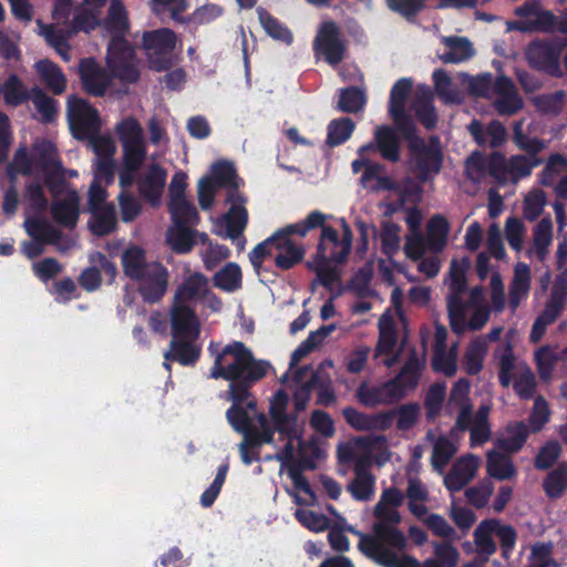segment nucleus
I'll return each mask as SVG.
<instances>
[{"mask_svg": "<svg viewBox=\"0 0 567 567\" xmlns=\"http://www.w3.org/2000/svg\"><path fill=\"white\" fill-rule=\"evenodd\" d=\"M424 363V353L413 352L395 380L380 386L361 384L357 391L358 400L367 406L390 404L400 400L404 395L405 390L416 383Z\"/></svg>", "mask_w": 567, "mask_h": 567, "instance_id": "9d476101", "label": "nucleus"}, {"mask_svg": "<svg viewBox=\"0 0 567 567\" xmlns=\"http://www.w3.org/2000/svg\"><path fill=\"white\" fill-rule=\"evenodd\" d=\"M41 81L55 94H61L66 87V79L56 64L41 60L34 64Z\"/></svg>", "mask_w": 567, "mask_h": 567, "instance_id": "37998d69", "label": "nucleus"}, {"mask_svg": "<svg viewBox=\"0 0 567 567\" xmlns=\"http://www.w3.org/2000/svg\"><path fill=\"white\" fill-rule=\"evenodd\" d=\"M54 219L65 226L74 227L79 217V196L75 192H69L56 200L52 207Z\"/></svg>", "mask_w": 567, "mask_h": 567, "instance_id": "4c0bfd02", "label": "nucleus"}, {"mask_svg": "<svg viewBox=\"0 0 567 567\" xmlns=\"http://www.w3.org/2000/svg\"><path fill=\"white\" fill-rule=\"evenodd\" d=\"M122 265L125 275L137 280L145 300L154 302L165 295L168 272L161 264L147 261L143 249L136 246L127 248L123 252Z\"/></svg>", "mask_w": 567, "mask_h": 567, "instance_id": "6e6552de", "label": "nucleus"}, {"mask_svg": "<svg viewBox=\"0 0 567 567\" xmlns=\"http://www.w3.org/2000/svg\"><path fill=\"white\" fill-rule=\"evenodd\" d=\"M495 355L499 362V382L507 388L513 379L519 374V367L527 365L515 360L509 344L501 346Z\"/></svg>", "mask_w": 567, "mask_h": 567, "instance_id": "a18cd8bd", "label": "nucleus"}, {"mask_svg": "<svg viewBox=\"0 0 567 567\" xmlns=\"http://www.w3.org/2000/svg\"><path fill=\"white\" fill-rule=\"evenodd\" d=\"M115 133L122 146L120 184L127 187L135 181V174L147 157L146 142L141 123L133 116L122 118L115 125Z\"/></svg>", "mask_w": 567, "mask_h": 567, "instance_id": "1a4fd4ad", "label": "nucleus"}, {"mask_svg": "<svg viewBox=\"0 0 567 567\" xmlns=\"http://www.w3.org/2000/svg\"><path fill=\"white\" fill-rule=\"evenodd\" d=\"M560 51L561 45L557 43L535 41L526 48L525 55L534 68L556 73L559 71L558 60Z\"/></svg>", "mask_w": 567, "mask_h": 567, "instance_id": "bb28decb", "label": "nucleus"}, {"mask_svg": "<svg viewBox=\"0 0 567 567\" xmlns=\"http://www.w3.org/2000/svg\"><path fill=\"white\" fill-rule=\"evenodd\" d=\"M176 44L175 34L168 29L144 34V47L152 69L166 70L172 62V52Z\"/></svg>", "mask_w": 567, "mask_h": 567, "instance_id": "6ab92c4d", "label": "nucleus"}, {"mask_svg": "<svg viewBox=\"0 0 567 567\" xmlns=\"http://www.w3.org/2000/svg\"><path fill=\"white\" fill-rule=\"evenodd\" d=\"M28 176L25 199L29 209L42 210L47 206L44 188L39 181L52 185L61 178V166L54 145L49 141H42L34 145L31 158L25 150L17 151L13 162L8 167V175L13 182L18 175Z\"/></svg>", "mask_w": 567, "mask_h": 567, "instance_id": "20e7f679", "label": "nucleus"}, {"mask_svg": "<svg viewBox=\"0 0 567 567\" xmlns=\"http://www.w3.org/2000/svg\"><path fill=\"white\" fill-rule=\"evenodd\" d=\"M163 154L164 151L152 154L151 162L144 167L138 178L140 192L153 206L159 205L166 184L167 172L158 162Z\"/></svg>", "mask_w": 567, "mask_h": 567, "instance_id": "4be33fe9", "label": "nucleus"}, {"mask_svg": "<svg viewBox=\"0 0 567 567\" xmlns=\"http://www.w3.org/2000/svg\"><path fill=\"white\" fill-rule=\"evenodd\" d=\"M288 476L293 484V488L289 491V493L295 498L296 503L300 505L313 504L316 497L306 478L293 467L288 468Z\"/></svg>", "mask_w": 567, "mask_h": 567, "instance_id": "4d7b16f0", "label": "nucleus"}, {"mask_svg": "<svg viewBox=\"0 0 567 567\" xmlns=\"http://www.w3.org/2000/svg\"><path fill=\"white\" fill-rule=\"evenodd\" d=\"M403 498V493L396 487L382 492L374 507L377 522L371 535L348 527V530L359 537V549L382 567H420V561L405 553V535L394 526L401 522L398 508Z\"/></svg>", "mask_w": 567, "mask_h": 567, "instance_id": "f03ea898", "label": "nucleus"}, {"mask_svg": "<svg viewBox=\"0 0 567 567\" xmlns=\"http://www.w3.org/2000/svg\"><path fill=\"white\" fill-rule=\"evenodd\" d=\"M347 422L358 431L385 430L393 420L392 413L364 414L352 408L343 410Z\"/></svg>", "mask_w": 567, "mask_h": 567, "instance_id": "2f4dec72", "label": "nucleus"}, {"mask_svg": "<svg viewBox=\"0 0 567 567\" xmlns=\"http://www.w3.org/2000/svg\"><path fill=\"white\" fill-rule=\"evenodd\" d=\"M468 392L470 382L465 379H460L451 391L446 410L450 414L456 415V423L452 429V435L470 430L471 446L474 447L483 445L491 437V427L488 424L491 408L488 405H482L472 419V404L468 400Z\"/></svg>", "mask_w": 567, "mask_h": 567, "instance_id": "0eeeda50", "label": "nucleus"}, {"mask_svg": "<svg viewBox=\"0 0 567 567\" xmlns=\"http://www.w3.org/2000/svg\"><path fill=\"white\" fill-rule=\"evenodd\" d=\"M296 517L306 528L315 533L330 527H341L343 524V517L339 514H336V519L331 520L326 515L310 509H298Z\"/></svg>", "mask_w": 567, "mask_h": 567, "instance_id": "c03bdc74", "label": "nucleus"}, {"mask_svg": "<svg viewBox=\"0 0 567 567\" xmlns=\"http://www.w3.org/2000/svg\"><path fill=\"white\" fill-rule=\"evenodd\" d=\"M492 171L497 177L512 178L517 181L530 174L534 166L537 165L533 155L513 156L509 161L501 154H494L492 157Z\"/></svg>", "mask_w": 567, "mask_h": 567, "instance_id": "a878e982", "label": "nucleus"}, {"mask_svg": "<svg viewBox=\"0 0 567 567\" xmlns=\"http://www.w3.org/2000/svg\"><path fill=\"white\" fill-rule=\"evenodd\" d=\"M79 73L85 91L92 95L121 92L113 86L111 74L109 75L93 59L82 60Z\"/></svg>", "mask_w": 567, "mask_h": 567, "instance_id": "b1692460", "label": "nucleus"}, {"mask_svg": "<svg viewBox=\"0 0 567 567\" xmlns=\"http://www.w3.org/2000/svg\"><path fill=\"white\" fill-rule=\"evenodd\" d=\"M551 240L553 223L549 218H544L534 228L533 246L527 251L528 257L544 261L548 256Z\"/></svg>", "mask_w": 567, "mask_h": 567, "instance_id": "c9c22d12", "label": "nucleus"}, {"mask_svg": "<svg viewBox=\"0 0 567 567\" xmlns=\"http://www.w3.org/2000/svg\"><path fill=\"white\" fill-rule=\"evenodd\" d=\"M249 358L250 350L241 342L234 341L216 353L210 377L214 379L223 378L234 384V381L241 379L244 375Z\"/></svg>", "mask_w": 567, "mask_h": 567, "instance_id": "4468645a", "label": "nucleus"}, {"mask_svg": "<svg viewBox=\"0 0 567 567\" xmlns=\"http://www.w3.org/2000/svg\"><path fill=\"white\" fill-rule=\"evenodd\" d=\"M0 95L6 104L17 106L28 100L29 93L22 81L17 75H10L0 84Z\"/></svg>", "mask_w": 567, "mask_h": 567, "instance_id": "603ef678", "label": "nucleus"}, {"mask_svg": "<svg viewBox=\"0 0 567 567\" xmlns=\"http://www.w3.org/2000/svg\"><path fill=\"white\" fill-rule=\"evenodd\" d=\"M105 187L91 184L89 190L90 209L92 213L89 221L90 229L99 236L111 233L116 224L113 206L105 203Z\"/></svg>", "mask_w": 567, "mask_h": 567, "instance_id": "aec40b11", "label": "nucleus"}, {"mask_svg": "<svg viewBox=\"0 0 567 567\" xmlns=\"http://www.w3.org/2000/svg\"><path fill=\"white\" fill-rule=\"evenodd\" d=\"M411 89L412 82L406 78L400 79L393 85L390 93L389 112L402 135L410 141L413 148L417 150L423 143L414 135L413 124L405 114V100Z\"/></svg>", "mask_w": 567, "mask_h": 567, "instance_id": "a211bd4d", "label": "nucleus"}, {"mask_svg": "<svg viewBox=\"0 0 567 567\" xmlns=\"http://www.w3.org/2000/svg\"><path fill=\"white\" fill-rule=\"evenodd\" d=\"M186 225L173 223V226L167 230V243L178 252L188 251L194 244L193 233Z\"/></svg>", "mask_w": 567, "mask_h": 567, "instance_id": "13d9d810", "label": "nucleus"}, {"mask_svg": "<svg viewBox=\"0 0 567 567\" xmlns=\"http://www.w3.org/2000/svg\"><path fill=\"white\" fill-rule=\"evenodd\" d=\"M530 269L524 262H518L514 268V277L509 289V305L516 309L520 301L524 300L530 289Z\"/></svg>", "mask_w": 567, "mask_h": 567, "instance_id": "58836bf2", "label": "nucleus"}, {"mask_svg": "<svg viewBox=\"0 0 567 567\" xmlns=\"http://www.w3.org/2000/svg\"><path fill=\"white\" fill-rule=\"evenodd\" d=\"M349 491L357 501H368L375 492V478L362 468H357L355 477L349 485Z\"/></svg>", "mask_w": 567, "mask_h": 567, "instance_id": "5fc2aeb1", "label": "nucleus"}, {"mask_svg": "<svg viewBox=\"0 0 567 567\" xmlns=\"http://www.w3.org/2000/svg\"><path fill=\"white\" fill-rule=\"evenodd\" d=\"M208 290L209 281L199 272L189 274L178 286L171 313V347L164 354L166 369H169V360L187 365L199 357L200 349L195 341L199 337L200 324L190 306L203 301Z\"/></svg>", "mask_w": 567, "mask_h": 567, "instance_id": "7ed1b4c3", "label": "nucleus"}, {"mask_svg": "<svg viewBox=\"0 0 567 567\" xmlns=\"http://www.w3.org/2000/svg\"><path fill=\"white\" fill-rule=\"evenodd\" d=\"M412 107L419 116L420 121L431 128L436 123V114L432 106L431 91L425 85L416 86L413 95Z\"/></svg>", "mask_w": 567, "mask_h": 567, "instance_id": "ea45409f", "label": "nucleus"}, {"mask_svg": "<svg viewBox=\"0 0 567 567\" xmlns=\"http://www.w3.org/2000/svg\"><path fill=\"white\" fill-rule=\"evenodd\" d=\"M449 224L442 216H434L427 224V245L431 251L439 252L446 245Z\"/></svg>", "mask_w": 567, "mask_h": 567, "instance_id": "09e8293b", "label": "nucleus"}, {"mask_svg": "<svg viewBox=\"0 0 567 567\" xmlns=\"http://www.w3.org/2000/svg\"><path fill=\"white\" fill-rule=\"evenodd\" d=\"M481 463V458L473 454H466L456 460L450 472L444 476L446 488L452 492L462 489L475 477Z\"/></svg>", "mask_w": 567, "mask_h": 567, "instance_id": "cd10ccee", "label": "nucleus"}, {"mask_svg": "<svg viewBox=\"0 0 567 567\" xmlns=\"http://www.w3.org/2000/svg\"><path fill=\"white\" fill-rule=\"evenodd\" d=\"M401 315L398 310L388 309L379 320V342L375 357L384 365L392 367L398 362L401 346L399 343L398 324Z\"/></svg>", "mask_w": 567, "mask_h": 567, "instance_id": "dca6fc26", "label": "nucleus"}, {"mask_svg": "<svg viewBox=\"0 0 567 567\" xmlns=\"http://www.w3.org/2000/svg\"><path fill=\"white\" fill-rule=\"evenodd\" d=\"M89 146L94 154L93 182L103 187L113 182L116 169V144L110 135L91 133L86 136Z\"/></svg>", "mask_w": 567, "mask_h": 567, "instance_id": "ddd939ff", "label": "nucleus"}, {"mask_svg": "<svg viewBox=\"0 0 567 567\" xmlns=\"http://www.w3.org/2000/svg\"><path fill=\"white\" fill-rule=\"evenodd\" d=\"M486 471L488 475L499 481L509 480L516 474L512 460L496 451L488 452Z\"/></svg>", "mask_w": 567, "mask_h": 567, "instance_id": "49530a36", "label": "nucleus"}, {"mask_svg": "<svg viewBox=\"0 0 567 567\" xmlns=\"http://www.w3.org/2000/svg\"><path fill=\"white\" fill-rule=\"evenodd\" d=\"M324 215L319 212L310 213L303 220L290 224L275 233L277 238H290L296 235L305 237L311 229L322 226Z\"/></svg>", "mask_w": 567, "mask_h": 567, "instance_id": "de8ad7c7", "label": "nucleus"}, {"mask_svg": "<svg viewBox=\"0 0 567 567\" xmlns=\"http://www.w3.org/2000/svg\"><path fill=\"white\" fill-rule=\"evenodd\" d=\"M229 395L233 406L227 411L226 416L233 429L246 436V434H260L259 417L256 403L249 399L246 386L229 384Z\"/></svg>", "mask_w": 567, "mask_h": 567, "instance_id": "9b49d317", "label": "nucleus"}, {"mask_svg": "<svg viewBox=\"0 0 567 567\" xmlns=\"http://www.w3.org/2000/svg\"><path fill=\"white\" fill-rule=\"evenodd\" d=\"M442 42L445 51L440 55V59L445 63H461L474 54L472 43L466 38L445 37L442 38Z\"/></svg>", "mask_w": 567, "mask_h": 567, "instance_id": "e433bc0d", "label": "nucleus"}, {"mask_svg": "<svg viewBox=\"0 0 567 567\" xmlns=\"http://www.w3.org/2000/svg\"><path fill=\"white\" fill-rule=\"evenodd\" d=\"M495 526V519H488L482 522L474 532V540L477 551L482 555H491L496 550L495 538L496 535L493 532Z\"/></svg>", "mask_w": 567, "mask_h": 567, "instance_id": "864d4df0", "label": "nucleus"}, {"mask_svg": "<svg viewBox=\"0 0 567 567\" xmlns=\"http://www.w3.org/2000/svg\"><path fill=\"white\" fill-rule=\"evenodd\" d=\"M470 132L480 145L496 147L506 138V130L499 122H492L486 128L474 121L470 125Z\"/></svg>", "mask_w": 567, "mask_h": 567, "instance_id": "a19ab883", "label": "nucleus"}, {"mask_svg": "<svg viewBox=\"0 0 567 567\" xmlns=\"http://www.w3.org/2000/svg\"><path fill=\"white\" fill-rule=\"evenodd\" d=\"M259 21L265 31L274 39L280 40L287 44L292 42L291 32L281 25L275 18L262 9H258Z\"/></svg>", "mask_w": 567, "mask_h": 567, "instance_id": "338daca9", "label": "nucleus"}, {"mask_svg": "<svg viewBox=\"0 0 567 567\" xmlns=\"http://www.w3.org/2000/svg\"><path fill=\"white\" fill-rule=\"evenodd\" d=\"M493 90L495 93V106L501 114L512 115L522 109L523 101L507 78H498Z\"/></svg>", "mask_w": 567, "mask_h": 567, "instance_id": "7c9ffc66", "label": "nucleus"}, {"mask_svg": "<svg viewBox=\"0 0 567 567\" xmlns=\"http://www.w3.org/2000/svg\"><path fill=\"white\" fill-rule=\"evenodd\" d=\"M275 264L278 268L289 269L303 257V250L290 238H277L275 244Z\"/></svg>", "mask_w": 567, "mask_h": 567, "instance_id": "79ce46f5", "label": "nucleus"}, {"mask_svg": "<svg viewBox=\"0 0 567 567\" xmlns=\"http://www.w3.org/2000/svg\"><path fill=\"white\" fill-rule=\"evenodd\" d=\"M328 369H332V362L329 360L320 364L317 374L311 369H302L300 371L290 369L282 377L281 382L293 392L296 410L301 411L306 408L315 382H320L322 385L323 383H330V375L327 373Z\"/></svg>", "mask_w": 567, "mask_h": 567, "instance_id": "2eb2a0df", "label": "nucleus"}, {"mask_svg": "<svg viewBox=\"0 0 567 567\" xmlns=\"http://www.w3.org/2000/svg\"><path fill=\"white\" fill-rule=\"evenodd\" d=\"M241 269L235 262H228L214 275V284L217 288L233 292L241 286Z\"/></svg>", "mask_w": 567, "mask_h": 567, "instance_id": "8fccbe9b", "label": "nucleus"}, {"mask_svg": "<svg viewBox=\"0 0 567 567\" xmlns=\"http://www.w3.org/2000/svg\"><path fill=\"white\" fill-rule=\"evenodd\" d=\"M517 21L507 22V30H550L555 25V17L551 12L544 10L539 2L532 1L515 9Z\"/></svg>", "mask_w": 567, "mask_h": 567, "instance_id": "5701e85b", "label": "nucleus"}, {"mask_svg": "<svg viewBox=\"0 0 567 567\" xmlns=\"http://www.w3.org/2000/svg\"><path fill=\"white\" fill-rule=\"evenodd\" d=\"M365 102V94L362 90L349 87L340 91L338 107L342 112L354 113L361 111Z\"/></svg>", "mask_w": 567, "mask_h": 567, "instance_id": "69168bd1", "label": "nucleus"}, {"mask_svg": "<svg viewBox=\"0 0 567 567\" xmlns=\"http://www.w3.org/2000/svg\"><path fill=\"white\" fill-rule=\"evenodd\" d=\"M374 137L383 157L395 161L399 156V141L394 131L388 126H381L375 130Z\"/></svg>", "mask_w": 567, "mask_h": 567, "instance_id": "bf43d9fd", "label": "nucleus"}, {"mask_svg": "<svg viewBox=\"0 0 567 567\" xmlns=\"http://www.w3.org/2000/svg\"><path fill=\"white\" fill-rule=\"evenodd\" d=\"M339 224L342 229L341 238L336 229L322 225L321 240L316 260L341 262L348 256L352 245V231L343 218L339 219Z\"/></svg>", "mask_w": 567, "mask_h": 567, "instance_id": "f3484780", "label": "nucleus"}, {"mask_svg": "<svg viewBox=\"0 0 567 567\" xmlns=\"http://www.w3.org/2000/svg\"><path fill=\"white\" fill-rule=\"evenodd\" d=\"M106 0H82L81 6L75 10L73 27L75 31L90 32L101 22V10Z\"/></svg>", "mask_w": 567, "mask_h": 567, "instance_id": "473e14b6", "label": "nucleus"}, {"mask_svg": "<svg viewBox=\"0 0 567 567\" xmlns=\"http://www.w3.org/2000/svg\"><path fill=\"white\" fill-rule=\"evenodd\" d=\"M37 25L38 33L44 38L47 43L51 45L64 61H70L71 55L68 41L75 30L64 31L54 25L44 24L41 20L37 21Z\"/></svg>", "mask_w": 567, "mask_h": 567, "instance_id": "72a5a7b5", "label": "nucleus"}, {"mask_svg": "<svg viewBox=\"0 0 567 567\" xmlns=\"http://www.w3.org/2000/svg\"><path fill=\"white\" fill-rule=\"evenodd\" d=\"M433 80L437 95L445 103H458L461 101V93L446 72L436 70L433 73Z\"/></svg>", "mask_w": 567, "mask_h": 567, "instance_id": "052dcab7", "label": "nucleus"}, {"mask_svg": "<svg viewBox=\"0 0 567 567\" xmlns=\"http://www.w3.org/2000/svg\"><path fill=\"white\" fill-rule=\"evenodd\" d=\"M527 427L523 422L509 425L498 439L499 447L507 452H517L527 439Z\"/></svg>", "mask_w": 567, "mask_h": 567, "instance_id": "6e6d98bb", "label": "nucleus"}, {"mask_svg": "<svg viewBox=\"0 0 567 567\" xmlns=\"http://www.w3.org/2000/svg\"><path fill=\"white\" fill-rule=\"evenodd\" d=\"M169 212L173 223L193 225L197 221L196 208L190 204L187 197H182L179 200L168 202Z\"/></svg>", "mask_w": 567, "mask_h": 567, "instance_id": "e2e57ef3", "label": "nucleus"}, {"mask_svg": "<svg viewBox=\"0 0 567 567\" xmlns=\"http://www.w3.org/2000/svg\"><path fill=\"white\" fill-rule=\"evenodd\" d=\"M470 260L462 258L452 260L449 278L445 280L449 286L446 296L447 311L451 327L460 330L466 323V309L462 296L466 289V271Z\"/></svg>", "mask_w": 567, "mask_h": 567, "instance_id": "f8f14e48", "label": "nucleus"}, {"mask_svg": "<svg viewBox=\"0 0 567 567\" xmlns=\"http://www.w3.org/2000/svg\"><path fill=\"white\" fill-rule=\"evenodd\" d=\"M68 116L70 127L76 138H86L101 126L96 110L76 96H70L68 100Z\"/></svg>", "mask_w": 567, "mask_h": 567, "instance_id": "412c9836", "label": "nucleus"}, {"mask_svg": "<svg viewBox=\"0 0 567 567\" xmlns=\"http://www.w3.org/2000/svg\"><path fill=\"white\" fill-rule=\"evenodd\" d=\"M426 437L433 444L431 456L432 465L435 471L442 474L446 464L457 451L456 441L458 440V433L455 435L451 434V437H447L430 431Z\"/></svg>", "mask_w": 567, "mask_h": 567, "instance_id": "c756f323", "label": "nucleus"}, {"mask_svg": "<svg viewBox=\"0 0 567 567\" xmlns=\"http://www.w3.org/2000/svg\"><path fill=\"white\" fill-rule=\"evenodd\" d=\"M218 186L230 188L228 202L230 207L223 217L215 220L214 231L223 238L230 239L239 251L245 249L246 240L243 233L248 223V214L245 208L246 199L236 190L239 181L233 165L228 162H218L212 166L209 176Z\"/></svg>", "mask_w": 567, "mask_h": 567, "instance_id": "423d86ee", "label": "nucleus"}, {"mask_svg": "<svg viewBox=\"0 0 567 567\" xmlns=\"http://www.w3.org/2000/svg\"><path fill=\"white\" fill-rule=\"evenodd\" d=\"M535 360L540 378L548 381L551 378L555 363L559 361L558 350L550 346L542 347L535 352Z\"/></svg>", "mask_w": 567, "mask_h": 567, "instance_id": "680f3d73", "label": "nucleus"}, {"mask_svg": "<svg viewBox=\"0 0 567 567\" xmlns=\"http://www.w3.org/2000/svg\"><path fill=\"white\" fill-rule=\"evenodd\" d=\"M372 452V440L367 437H359L346 443H340L337 449L339 462H354L358 463L360 467L367 461V456L363 454H371Z\"/></svg>", "mask_w": 567, "mask_h": 567, "instance_id": "f704fd0d", "label": "nucleus"}, {"mask_svg": "<svg viewBox=\"0 0 567 567\" xmlns=\"http://www.w3.org/2000/svg\"><path fill=\"white\" fill-rule=\"evenodd\" d=\"M487 352V339L476 338L465 351L464 364L467 373L476 374L483 368V362Z\"/></svg>", "mask_w": 567, "mask_h": 567, "instance_id": "3c124183", "label": "nucleus"}, {"mask_svg": "<svg viewBox=\"0 0 567 567\" xmlns=\"http://www.w3.org/2000/svg\"><path fill=\"white\" fill-rule=\"evenodd\" d=\"M315 51L331 65H336L342 60L344 45L334 23H322L315 39Z\"/></svg>", "mask_w": 567, "mask_h": 567, "instance_id": "393cba45", "label": "nucleus"}, {"mask_svg": "<svg viewBox=\"0 0 567 567\" xmlns=\"http://www.w3.org/2000/svg\"><path fill=\"white\" fill-rule=\"evenodd\" d=\"M288 394L284 390L277 391L270 400L269 413L274 429L266 416L259 417L260 434H246L239 444V454L243 463L250 465L258 460V449L262 444L275 443V433H278L281 445H277V458L286 463L297 462L307 467H315L316 462L323 458L328 445L317 439L309 442L302 440L303 423L293 415H288Z\"/></svg>", "mask_w": 567, "mask_h": 567, "instance_id": "f257e3e1", "label": "nucleus"}, {"mask_svg": "<svg viewBox=\"0 0 567 567\" xmlns=\"http://www.w3.org/2000/svg\"><path fill=\"white\" fill-rule=\"evenodd\" d=\"M128 18L122 0H110L104 30L111 37L106 54V68L113 79L133 83L140 76L138 60L126 40Z\"/></svg>", "mask_w": 567, "mask_h": 567, "instance_id": "39448f33", "label": "nucleus"}, {"mask_svg": "<svg viewBox=\"0 0 567 567\" xmlns=\"http://www.w3.org/2000/svg\"><path fill=\"white\" fill-rule=\"evenodd\" d=\"M553 545L550 543H538L532 546L528 567H559L551 556Z\"/></svg>", "mask_w": 567, "mask_h": 567, "instance_id": "774afa93", "label": "nucleus"}, {"mask_svg": "<svg viewBox=\"0 0 567 567\" xmlns=\"http://www.w3.org/2000/svg\"><path fill=\"white\" fill-rule=\"evenodd\" d=\"M466 309V323L460 330L452 327V329L461 333L466 328L472 330L481 329L489 318V309L485 303L484 290L481 287H474L468 292V302H465Z\"/></svg>", "mask_w": 567, "mask_h": 567, "instance_id": "c85d7f7f", "label": "nucleus"}, {"mask_svg": "<svg viewBox=\"0 0 567 567\" xmlns=\"http://www.w3.org/2000/svg\"><path fill=\"white\" fill-rule=\"evenodd\" d=\"M457 346L453 344L450 349L434 352L432 365L435 371L442 372L447 377L453 375L457 370Z\"/></svg>", "mask_w": 567, "mask_h": 567, "instance_id": "0e129e2a", "label": "nucleus"}]
</instances>
